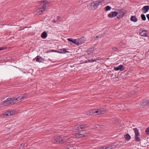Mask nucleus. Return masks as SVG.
Wrapping results in <instances>:
<instances>
[{"label": "nucleus", "mask_w": 149, "mask_h": 149, "mask_svg": "<svg viewBox=\"0 0 149 149\" xmlns=\"http://www.w3.org/2000/svg\"><path fill=\"white\" fill-rule=\"evenodd\" d=\"M27 97L28 95L27 94H24L17 98L14 97H11L7 96L3 98L1 101L3 102V105H8L19 103L27 98Z\"/></svg>", "instance_id": "nucleus-1"}, {"label": "nucleus", "mask_w": 149, "mask_h": 149, "mask_svg": "<svg viewBox=\"0 0 149 149\" xmlns=\"http://www.w3.org/2000/svg\"><path fill=\"white\" fill-rule=\"evenodd\" d=\"M68 139V138L66 136L62 135L54 138L53 141L54 143H62L65 142Z\"/></svg>", "instance_id": "nucleus-2"}, {"label": "nucleus", "mask_w": 149, "mask_h": 149, "mask_svg": "<svg viewBox=\"0 0 149 149\" xmlns=\"http://www.w3.org/2000/svg\"><path fill=\"white\" fill-rule=\"evenodd\" d=\"M15 113V111L14 110L10 111H7L3 113V115L4 118H7L10 116H12L14 115Z\"/></svg>", "instance_id": "nucleus-3"}, {"label": "nucleus", "mask_w": 149, "mask_h": 149, "mask_svg": "<svg viewBox=\"0 0 149 149\" xmlns=\"http://www.w3.org/2000/svg\"><path fill=\"white\" fill-rule=\"evenodd\" d=\"M88 112V114H89L90 115L94 116L100 115L99 109L90 110Z\"/></svg>", "instance_id": "nucleus-4"}, {"label": "nucleus", "mask_w": 149, "mask_h": 149, "mask_svg": "<svg viewBox=\"0 0 149 149\" xmlns=\"http://www.w3.org/2000/svg\"><path fill=\"white\" fill-rule=\"evenodd\" d=\"M134 131L135 133V138L136 140L138 142H140L141 140L138 137L139 135L138 130L136 128H135L134 129Z\"/></svg>", "instance_id": "nucleus-5"}, {"label": "nucleus", "mask_w": 149, "mask_h": 149, "mask_svg": "<svg viewBox=\"0 0 149 149\" xmlns=\"http://www.w3.org/2000/svg\"><path fill=\"white\" fill-rule=\"evenodd\" d=\"M100 2L99 1H95L91 3V6L94 8H96L100 5Z\"/></svg>", "instance_id": "nucleus-6"}, {"label": "nucleus", "mask_w": 149, "mask_h": 149, "mask_svg": "<svg viewBox=\"0 0 149 149\" xmlns=\"http://www.w3.org/2000/svg\"><path fill=\"white\" fill-rule=\"evenodd\" d=\"M94 49L93 48H91L88 49L87 50H86L84 53V56L86 55L87 54L88 55L91 54L92 53H95L94 51Z\"/></svg>", "instance_id": "nucleus-7"}, {"label": "nucleus", "mask_w": 149, "mask_h": 149, "mask_svg": "<svg viewBox=\"0 0 149 149\" xmlns=\"http://www.w3.org/2000/svg\"><path fill=\"white\" fill-rule=\"evenodd\" d=\"M66 49L65 48H63L61 49H58V51H54V52H57L59 53L65 54L66 52L68 53L69 52L66 50Z\"/></svg>", "instance_id": "nucleus-8"}, {"label": "nucleus", "mask_w": 149, "mask_h": 149, "mask_svg": "<svg viewBox=\"0 0 149 149\" xmlns=\"http://www.w3.org/2000/svg\"><path fill=\"white\" fill-rule=\"evenodd\" d=\"M118 14V12L116 11H113L111 13L109 14L108 16L110 18L114 17H116Z\"/></svg>", "instance_id": "nucleus-9"}, {"label": "nucleus", "mask_w": 149, "mask_h": 149, "mask_svg": "<svg viewBox=\"0 0 149 149\" xmlns=\"http://www.w3.org/2000/svg\"><path fill=\"white\" fill-rule=\"evenodd\" d=\"M114 69L116 71L120 70L121 71H123L124 70V68L123 65H120L118 67H114Z\"/></svg>", "instance_id": "nucleus-10"}, {"label": "nucleus", "mask_w": 149, "mask_h": 149, "mask_svg": "<svg viewBox=\"0 0 149 149\" xmlns=\"http://www.w3.org/2000/svg\"><path fill=\"white\" fill-rule=\"evenodd\" d=\"M149 7L148 6H146L143 7L142 8L141 10L143 13H146L149 10Z\"/></svg>", "instance_id": "nucleus-11"}, {"label": "nucleus", "mask_w": 149, "mask_h": 149, "mask_svg": "<svg viewBox=\"0 0 149 149\" xmlns=\"http://www.w3.org/2000/svg\"><path fill=\"white\" fill-rule=\"evenodd\" d=\"M126 13V11L124 10L123 9H120L118 13V14H119V15L121 17H123L124 15Z\"/></svg>", "instance_id": "nucleus-12"}, {"label": "nucleus", "mask_w": 149, "mask_h": 149, "mask_svg": "<svg viewBox=\"0 0 149 149\" xmlns=\"http://www.w3.org/2000/svg\"><path fill=\"white\" fill-rule=\"evenodd\" d=\"M35 59L37 62H42L44 61L43 58L39 56H38Z\"/></svg>", "instance_id": "nucleus-13"}, {"label": "nucleus", "mask_w": 149, "mask_h": 149, "mask_svg": "<svg viewBox=\"0 0 149 149\" xmlns=\"http://www.w3.org/2000/svg\"><path fill=\"white\" fill-rule=\"evenodd\" d=\"M45 11V10L44 9H43L41 7L37 10V12L38 13V14H42Z\"/></svg>", "instance_id": "nucleus-14"}, {"label": "nucleus", "mask_w": 149, "mask_h": 149, "mask_svg": "<svg viewBox=\"0 0 149 149\" xmlns=\"http://www.w3.org/2000/svg\"><path fill=\"white\" fill-rule=\"evenodd\" d=\"M100 115L104 114L106 112V109L103 108L99 109Z\"/></svg>", "instance_id": "nucleus-15"}, {"label": "nucleus", "mask_w": 149, "mask_h": 149, "mask_svg": "<svg viewBox=\"0 0 149 149\" xmlns=\"http://www.w3.org/2000/svg\"><path fill=\"white\" fill-rule=\"evenodd\" d=\"M147 101L148 100H146L143 101L141 103V105L143 107L149 105L148 102Z\"/></svg>", "instance_id": "nucleus-16"}, {"label": "nucleus", "mask_w": 149, "mask_h": 149, "mask_svg": "<svg viewBox=\"0 0 149 149\" xmlns=\"http://www.w3.org/2000/svg\"><path fill=\"white\" fill-rule=\"evenodd\" d=\"M42 8L44 9L45 10L47 9V3L45 1H44L42 3Z\"/></svg>", "instance_id": "nucleus-17"}, {"label": "nucleus", "mask_w": 149, "mask_h": 149, "mask_svg": "<svg viewBox=\"0 0 149 149\" xmlns=\"http://www.w3.org/2000/svg\"><path fill=\"white\" fill-rule=\"evenodd\" d=\"M67 40L71 42V43L76 44V39H73L72 38H69L67 39Z\"/></svg>", "instance_id": "nucleus-18"}, {"label": "nucleus", "mask_w": 149, "mask_h": 149, "mask_svg": "<svg viewBox=\"0 0 149 149\" xmlns=\"http://www.w3.org/2000/svg\"><path fill=\"white\" fill-rule=\"evenodd\" d=\"M140 35L143 36L145 37L146 36V30L143 31L139 33Z\"/></svg>", "instance_id": "nucleus-19"}, {"label": "nucleus", "mask_w": 149, "mask_h": 149, "mask_svg": "<svg viewBox=\"0 0 149 149\" xmlns=\"http://www.w3.org/2000/svg\"><path fill=\"white\" fill-rule=\"evenodd\" d=\"M131 20L134 22L137 21L138 19L135 16H132L130 18Z\"/></svg>", "instance_id": "nucleus-20"}, {"label": "nucleus", "mask_w": 149, "mask_h": 149, "mask_svg": "<svg viewBox=\"0 0 149 149\" xmlns=\"http://www.w3.org/2000/svg\"><path fill=\"white\" fill-rule=\"evenodd\" d=\"M47 34L46 32H44L41 34V37L45 39L47 37Z\"/></svg>", "instance_id": "nucleus-21"}, {"label": "nucleus", "mask_w": 149, "mask_h": 149, "mask_svg": "<svg viewBox=\"0 0 149 149\" xmlns=\"http://www.w3.org/2000/svg\"><path fill=\"white\" fill-rule=\"evenodd\" d=\"M124 137L127 141L129 140L131 138L130 136L128 134H126L124 135Z\"/></svg>", "instance_id": "nucleus-22"}, {"label": "nucleus", "mask_w": 149, "mask_h": 149, "mask_svg": "<svg viewBox=\"0 0 149 149\" xmlns=\"http://www.w3.org/2000/svg\"><path fill=\"white\" fill-rule=\"evenodd\" d=\"M84 130H81L79 131V133H78V135H79V137L80 138L81 137H83L84 136Z\"/></svg>", "instance_id": "nucleus-23"}, {"label": "nucleus", "mask_w": 149, "mask_h": 149, "mask_svg": "<svg viewBox=\"0 0 149 149\" xmlns=\"http://www.w3.org/2000/svg\"><path fill=\"white\" fill-rule=\"evenodd\" d=\"M114 146L112 145L107 146H104L103 148L104 149H112L113 148Z\"/></svg>", "instance_id": "nucleus-24"}, {"label": "nucleus", "mask_w": 149, "mask_h": 149, "mask_svg": "<svg viewBox=\"0 0 149 149\" xmlns=\"http://www.w3.org/2000/svg\"><path fill=\"white\" fill-rule=\"evenodd\" d=\"M141 19L143 21H145L146 19V16L143 14H142L141 16Z\"/></svg>", "instance_id": "nucleus-25"}, {"label": "nucleus", "mask_w": 149, "mask_h": 149, "mask_svg": "<svg viewBox=\"0 0 149 149\" xmlns=\"http://www.w3.org/2000/svg\"><path fill=\"white\" fill-rule=\"evenodd\" d=\"M105 8L106 11H108L110 10L111 7L109 6H107L105 7Z\"/></svg>", "instance_id": "nucleus-26"}, {"label": "nucleus", "mask_w": 149, "mask_h": 149, "mask_svg": "<svg viewBox=\"0 0 149 149\" xmlns=\"http://www.w3.org/2000/svg\"><path fill=\"white\" fill-rule=\"evenodd\" d=\"M145 132L147 134H149V127L146 129Z\"/></svg>", "instance_id": "nucleus-27"}, {"label": "nucleus", "mask_w": 149, "mask_h": 149, "mask_svg": "<svg viewBox=\"0 0 149 149\" xmlns=\"http://www.w3.org/2000/svg\"><path fill=\"white\" fill-rule=\"evenodd\" d=\"M24 146V144H21L20 146V148H21V149H22V148Z\"/></svg>", "instance_id": "nucleus-28"}, {"label": "nucleus", "mask_w": 149, "mask_h": 149, "mask_svg": "<svg viewBox=\"0 0 149 149\" xmlns=\"http://www.w3.org/2000/svg\"><path fill=\"white\" fill-rule=\"evenodd\" d=\"M89 132V131H86V130H84V134H88Z\"/></svg>", "instance_id": "nucleus-29"}, {"label": "nucleus", "mask_w": 149, "mask_h": 149, "mask_svg": "<svg viewBox=\"0 0 149 149\" xmlns=\"http://www.w3.org/2000/svg\"><path fill=\"white\" fill-rule=\"evenodd\" d=\"M61 17L60 16H58L57 17V20L58 21H60L61 20L60 19L61 18Z\"/></svg>", "instance_id": "nucleus-30"}, {"label": "nucleus", "mask_w": 149, "mask_h": 149, "mask_svg": "<svg viewBox=\"0 0 149 149\" xmlns=\"http://www.w3.org/2000/svg\"><path fill=\"white\" fill-rule=\"evenodd\" d=\"M6 49V47H0V51Z\"/></svg>", "instance_id": "nucleus-31"}, {"label": "nucleus", "mask_w": 149, "mask_h": 149, "mask_svg": "<svg viewBox=\"0 0 149 149\" xmlns=\"http://www.w3.org/2000/svg\"><path fill=\"white\" fill-rule=\"evenodd\" d=\"M79 127H80V128L81 129H83V127H84V126L83 125H80L79 127H78L79 129Z\"/></svg>", "instance_id": "nucleus-32"}, {"label": "nucleus", "mask_w": 149, "mask_h": 149, "mask_svg": "<svg viewBox=\"0 0 149 149\" xmlns=\"http://www.w3.org/2000/svg\"><path fill=\"white\" fill-rule=\"evenodd\" d=\"M112 49L114 51H117L118 50V49L116 47L113 48Z\"/></svg>", "instance_id": "nucleus-33"}, {"label": "nucleus", "mask_w": 149, "mask_h": 149, "mask_svg": "<svg viewBox=\"0 0 149 149\" xmlns=\"http://www.w3.org/2000/svg\"><path fill=\"white\" fill-rule=\"evenodd\" d=\"M146 16L148 20L149 21V14H147Z\"/></svg>", "instance_id": "nucleus-34"}, {"label": "nucleus", "mask_w": 149, "mask_h": 149, "mask_svg": "<svg viewBox=\"0 0 149 149\" xmlns=\"http://www.w3.org/2000/svg\"><path fill=\"white\" fill-rule=\"evenodd\" d=\"M104 149V148L103 147H102V148H98V149Z\"/></svg>", "instance_id": "nucleus-35"}, {"label": "nucleus", "mask_w": 149, "mask_h": 149, "mask_svg": "<svg viewBox=\"0 0 149 149\" xmlns=\"http://www.w3.org/2000/svg\"><path fill=\"white\" fill-rule=\"evenodd\" d=\"M54 22H56V20H55L54 19Z\"/></svg>", "instance_id": "nucleus-36"}, {"label": "nucleus", "mask_w": 149, "mask_h": 149, "mask_svg": "<svg viewBox=\"0 0 149 149\" xmlns=\"http://www.w3.org/2000/svg\"><path fill=\"white\" fill-rule=\"evenodd\" d=\"M147 102H148V104L149 105V100H148Z\"/></svg>", "instance_id": "nucleus-37"}, {"label": "nucleus", "mask_w": 149, "mask_h": 149, "mask_svg": "<svg viewBox=\"0 0 149 149\" xmlns=\"http://www.w3.org/2000/svg\"><path fill=\"white\" fill-rule=\"evenodd\" d=\"M2 105V104H0V107H1Z\"/></svg>", "instance_id": "nucleus-38"}, {"label": "nucleus", "mask_w": 149, "mask_h": 149, "mask_svg": "<svg viewBox=\"0 0 149 149\" xmlns=\"http://www.w3.org/2000/svg\"><path fill=\"white\" fill-rule=\"evenodd\" d=\"M98 37H99V36H97V37H96V38H98Z\"/></svg>", "instance_id": "nucleus-39"}, {"label": "nucleus", "mask_w": 149, "mask_h": 149, "mask_svg": "<svg viewBox=\"0 0 149 149\" xmlns=\"http://www.w3.org/2000/svg\"><path fill=\"white\" fill-rule=\"evenodd\" d=\"M87 63V62H84V63Z\"/></svg>", "instance_id": "nucleus-40"}]
</instances>
